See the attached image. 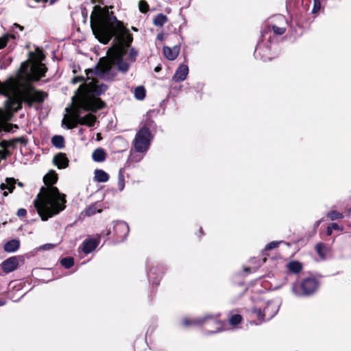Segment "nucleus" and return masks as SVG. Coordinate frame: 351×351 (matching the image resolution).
I'll use <instances>...</instances> for the list:
<instances>
[{
	"mask_svg": "<svg viewBox=\"0 0 351 351\" xmlns=\"http://www.w3.org/2000/svg\"><path fill=\"white\" fill-rule=\"evenodd\" d=\"M90 25L94 35L103 44L108 43L113 37L112 46L108 50L109 60L101 59L94 70L87 71V79L78 89L80 93L73 108L62 120V124H65L67 129H73L78 123L93 126L96 117L92 114L81 117L80 110L96 112L104 106V103L97 96L104 93L107 90V86L89 75L94 74L106 80L112 79L115 75L112 64L117 66L119 71L126 73L138 55L135 49H129L133 40L132 36L112 12L95 7L90 16Z\"/></svg>",
	"mask_w": 351,
	"mask_h": 351,
	"instance_id": "obj_1",
	"label": "nucleus"
},
{
	"mask_svg": "<svg viewBox=\"0 0 351 351\" xmlns=\"http://www.w3.org/2000/svg\"><path fill=\"white\" fill-rule=\"evenodd\" d=\"M57 180L58 174L51 170L44 176L45 186L41 187L37 199L34 200V206L43 221L48 220L66 208V195L53 186Z\"/></svg>",
	"mask_w": 351,
	"mask_h": 351,
	"instance_id": "obj_2",
	"label": "nucleus"
},
{
	"mask_svg": "<svg viewBox=\"0 0 351 351\" xmlns=\"http://www.w3.org/2000/svg\"><path fill=\"white\" fill-rule=\"evenodd\" d=\"M0 94L6 97L5 107L9 114L21 109L23 102L32 106L33 103H41L47 97L45 92L36 90L31 85L23 84L12 78L0 83Z\"/></svg>",
	"mask_w": 351,
	"mask_h": 351,
	"instance_id": "obj_3",
	"label": "nucleus"
},
{
	"mask_svg": "<svg viewBox=\"0 0 351 351\" xmlns=\"http://www.w3.org/2000/svg\"><path fill=\"white\" fill-rule=\"evenodd\" d=\"M43 55H40L39 61L34 62L31 66L28 62H23L21 66V75L29 80L38 81L45 75L47 71L45 65L40 62Z\"/></svg>",
	"mask_w": 351,
	"mask_h": 351,
	"instance_id": "obj_4",
	"label": "nucleus"
},
{
	"mask_svg": "<svg viewBox=\"0 0 351 351\" xmlns=\"http://www.w3.org/2000/svg\"><path fill=\"white\" fill-rule=\"evenodd\" d=\"M152 140V136L149 129L147 126H143L136 132L134 139L133 140V146L136 152L144 154L149 146Z\"/></svg>",
	"mask_w": 351,
	"mask_h": 351,
	"instance_id": "obj_5",
	"label": "nucleus"
},
{
	"mask_svg": "<svg viewBox=\"0 0 351 351\" xmlns=\"http://www.w3.org/2000/svg\"><path fill=\"white\" fill-rule=\"evenodd\" d=\"M317 287V281L314 278H307L301 282L293 283L292 291L298 296L309 295L313 293Z\"/></svg>",
	"mask_w": 351,
	"mask_h": 351,
	"instance_id": "obj_6",
	"label": "nucleus"
},
{
	"mask_svg": "<svg viewBox=\"0 0 351 351\" xmlns=\"http://www.w3.org/2000/svg\"><path fill=\"white\" fill-rule=\"evenodd\" d=\"M114 230L118 241H123L128 236L130 230L128 225L125 222L120 221L114 223Z\"/></svg>",
	"mask_w": 351,
	"mask_h": 351,
	"instance_id": "obj_7",
	"label": "nucleus"
},
{
	"mask_svg": "<svg viewBox=\"0 0 351 351\" xmlns=\"http://www.w3.org/2000/svg\"><path fill=\"white\" fill-rule=\"evenodd\" d=\"M272 22H275L271 24V28L274 33L276 35H282L286 31L285 27V19L282 15H278L273 18Z\"/></svg>",
	"mask_w": 351,
	"mask_h": 351,
	"instance_id": "obj_8",
	"label": "nucleus"
},
{
	"mask_svg": "<svg viewBox=\"0 0 351 351\" xmlns=\"http://www.w3.org/2000/svg\"><path fill=\"white\" fill-rule=\"evenodd\" d=\"M19 265L18 258L15 256L9 258L1 264V267L5 273H10L15 270Z\"/></svg>",
	"mask_w": 351,
	"mask_h": 351,
	"instance_id": "obj_9",
	"label": "nucleus"
},
{
	"mask_svg": "<svg viewBox=\"0 0 351 351\" xmlns=\"http://www.w3.org/2000/svg\"><path fill=\"white\" fill-rule=\"evenodd\" d=\"M189 73V68L186 64H181L176 71L173 80L179 82L184 81Z\"/></svg>",
	"mask_w": 351,
	"mask_h": 351,
	"instance_id": "obj_10",
	"label": "nucleus"
},
{
	"mask_svg": "<svg viewBox=\"0 0 351 351\" xmlns=\"http://www.w3.org/2000/svg\"><path fill=\"white\" fill-rule=\"evenodd\" d=\"M272 306L271 305H267L263 311V313L261 312V310H253V313H256L258 318L260 319V322H263L265 319H270L276 313V310L274 309L272 312H269L270 308Z\"/></svg>",
	"mask_w": 351,
	"mask_h": 351,
	"instance_id": "obj_11",
	"label": "nucleus"
},
{
	"mask_svg": "<svg viewBox=\"0 0 351 351\" xmlns=\"http://www.w3.org/2000/svg\"><path fill=\"white\" fill-rule=\"evenodd\" d=\"M53 162L59 169H64L69 165V159L64 153L56 154L53 159Z\"/></svg>",
	"mask_w": 351,
	"mask_h": 351,
	"instance_id": "obj_12",
	"label": "nucleus"
},
{
	"mask_svg": "<svg viewBox=\"0 0 351 351\" xmlns=\"http://www.w3.org/2000/svg\"><path fill=\"white\" fill-rule=\"evenodd\" d=\"M98 243L95 239H87L83 241L80 249L85 254L93 252L97 246Z\"/></svg>",
	"mask_w": 351,
	"mask_h": 351,
	"instance_id": "obj_13",
	"label": "nucleus"
},
{
	"mask_svg": "<svg viewBox=\"0 0 351 351\" xmlns=\"http://www.w3.org/2000/svg\"><path fill=\"white\" fill-rule=\"evenodd\" d=\"M180 52V47L177 45L173 46V47H163V53L165 56L170 60H175Z\"/></svg>",
	"mask_w": 351,
	"mask_h": 351,
	"instance_id": "obj_14",
	"label": "nucleus"
},
{
	"mask_svg": "<svg viewBox=\"0 0 351 351\" xmlns=\"http://www.w3.org/2000/svg\"><path fill=\"white\" fill-rule=\"evenodd\" d=\"M16 181L14 178H6L5 182L0 185L1 190L3 191V195L7 196L9 193H12L14 189Z\"/></svg>",
	"mask_w": 351,
	"mask_h": 351,
	"instance_id": "obj_15",
	"label": "nucleus"
},
{
	"mask_svg": "<svg viewBox=\"0 0 351 351\" xmlns=\"http://www.w3.org/2000/svg\"><path fill=\"white\" fill-rule=\"evenodd\" d=\"M92 158L95 162H104L106 158V153L102 148H97L92 154Z\"/></svg>",
	"mask_w": 351,
	"mask_h": 351,
	"instance_id": "obj_16",
	"label": "nucleus"
},
{
	"mask_svg": "<svg viewBox=\"0 0 351 351\" xmlns=\"http://www.w3.org/2000/svg\"><path fill=\"white\" fill-rule=\"evenodd\" d=\"M94 179L98 182H106L109 180V175L101 169H96L94 172Z\"/></svg>",
	"mask_w": 351,
	"mask_h": 351,
	"instance_id": "obj_17",
	"label": "nucleus"
},
{
	"mask_svg": "<svg viewBox=\"0 0 351 351\" xmlns=\"http://www.w3.org/2000/svg\"><path fill=\"white\" fill-rule=\"evenodd\" d=\"M20 243L18 240H11L7 242L4 245V250L8 252H14L19 247Z\"/></svg>",
	"mask_w": 351,
	"mask_h": 351,
	"instance_id": "obj_18",
	"label": "nucleus"
},
{
	"mask_svg": "<svg viewBox=\"0 0 351 351\" xmlns=\"http://www.w3.org/2000/svg\"><path fill=\"white\" fill-rule=\"evenodd\" d=\"M101 211V204L99 203H95L90 206L86 210L85 215L87 216L93 215L97 213H100Z\"/></svg>",
	"mask_w": 351,
	"mask_h": 351,
	"instance_id": "obj_19",
	"label": "nucleus"
},
{
	"mask_svg": "<svg viewBox=\"0 0 351 351\" xmlns=\"http://www.w3.org/2000/svg\"><path fill=\"white\" fill-rule=\"evenodd\" d=\"M51 143L54 147L61 149L64 147V139L63 136L60 135H56L52 137Z\"/></svg>",
	"mask_w": 351,
	"mask_h": 351,
	"instance_id": "obj_20",
	"label": "nucleus"
},
{
	"mask_svg": "<svg viewBox=\"0 0 351 351\" xmlns=\"http://www.w3.org/2000/svg\"><path fill=\"white\" fill-rule=\"evenodd\" d=\"M288 269L293 273H299L302 269V265L298 261H291L287 264Z\"/></svg>",
	"mask_w": 351,
	"mask_h": 351,
	"instance_id": "obj_21",
	"label": "nucleus"
},
{
	"mask_svg": "<svg viewBox=\"0 0 351 351\" xmlns=\"http://www.w3.org/2000/svg\"><path fill=\"white\" fill-rule=\"evenodd\" d=\"M167 21V17L163 14H158L154 19V24L156 26L161 27Z\"/></svg>",
	"mask_w": 351,
	"mask_h": 351,
	"instance_id": "obj_22",
	"label": "nucleus"
},
{
	"mask_svg": "<svg viewBox=\"0 0 351 351\" xmlns=\"http://www.w3.org/2000/svg\"><path fill=\"white\" fill-rule=\"evenodd\" d=\"M134 97L138 100H142L145 97V89L143 86H138L134 90Z\"/></svg>",
	"mask_w": 351,
	"mask_h": 351,
	"instance_id": "obj_23",
	"label": "nucleus"
},
{
	"mask_svg": "<svg viewBox=\"0 0 351 351\" xmlns=\"http://www.w3.org/2000/svg\"><path fill=\"white\" fill-rule=\"evenodd\" d=\"M208 317L209 316L205 317L204 319H196L193 320H189V319H184L183 320V324L185 326H189V325H199L203 324Z\"/></svg>",
	"mask_w": 351,
	"mask_h": 351,
	"instance_id": "obj_24",
	"label": "nucleus"
},
{
	"mask_svg": "<svg viewBox=\"0 0 351 351\" xmlns=\"http://www.w3.org/2000/svg\"><path fill=\"white\" fill-rule=\"evenodd\" d=\"M327 217L332 221L342 219L343 215L342 213L336 210H332L327 214Z\"/></svg>",
	"mask_w": 351,
	"mask_h": 351,
	"instance_id": "obj_25",
	"label": "nucleus"
},
{
	"mask_svg": "<svg viewBox=\"0 0 351 351\" xmlns=\"http://www.w3.org/2000/svg\"><path fill=\"white\" fill-rule=\"evenodd\" d=\"M316 250L317 254L320 256L322 258H325L327 250L324 244L321 243H317L316 245Z\"/></svg>",
	"mask_w": 351,
	"mask_h": 351,
	"instance_id": "obj_26",
	"label": "nucleus"
},
{
	"mask_svg": "<svg viewBox=\"0 0 351 351\" xmlns=\"http://www.w3.org/2000/svg\"><path fill=\"white\" fill-rule=\"evenodd\" d=\"M10 38L15 39L16 36L14 34H5L0 38V49L3 48L6 45L8 40Z\"/></svg>",
	"mask_w": 351,
	"mask_h": 351,
	"instance_id": "obj_27",
	"label": "nucleus"
},
{
	"mask_svg": "<svg viewBox=\"0 0 351 351\" xmlns=\"http://www.w3.org/2000/svg\"><path fill=\"white\" fill-rule=\"evenodd\" d=\"M61 264L66 269L71 267L74 264L73 258L71 257L64 258L61 260Z\"/></svg>",
	"mask_w": 351,
	"mask_h": 351,
	"instance_id": "obj_28",
	"label": "nucleus"
},
{
	"mask_svg": "<svg viewBox=\"0 0 351 351\" xmlns=\"http://www.w3.org/2000/svg\"><path fill=\"white\" fill-rule=\"evenodd\" d=\"M143 158V155L137 154V152L135 151V152H131L129 160L132 162H138L141 161Z\"/></svg>",
	"mask_w": 351,
	"mask_h": 351,
	"instance_id": "obj_29",
	"label": "nucleus"
},
{
	"mask_svg": "<svg viewBox=\"0 0 351 351\" xmlns=\"http://www.w3.org/2000/svg\"><path fill=\"white\" fill-rule=\"evenodd\" d=\"M241 319H242L241 316L239 314H236V315H232L230 318L229 322L231 325L234 326V325L239 324L241 322Z\"/></svg>",
	"mask_w": 351,
	"mask_h": 351,
	"instance_id": "obj_30",
	"label": "nucleus"
},
{
	"mask_svg": "<svg viewBox=\"0 0 351 351\" xmlns=\"http://www.w3.org/2000/svg\"><path fill=\"white\" fill-rule=\"evenodd\" d=\"M138 8L141 12L145 13L149 9V5L145 1L141 0L138 3Z\"/></svg>",
	"mask_w": 351,
	"mask_h": 351,
	"instance_id": "obj_31",
	"label": "nucleus"
},
{
	"mask_svg": "<svg viewBox=\"0 0 351 351\" xmlns=\"http://www.w3.org/2000/svg\"><path fill=\"white\" fill-rule=\"evenodd\" d=\"M279 243L280 242L278 241H271L266 245L265 250H270L271 249L276 248L278 246Z\"/></svg>",
	"mask_w": 351,
	"mask_h": 351,
	"instance_id": "obj_32",
	"label": "nucleus"
},
{
	"mask_svg": "<svg viewBox=\"0 0 351 351\" xmlns=\"http://www.w3.org/2000/svg\"><path fill=\"white\" fill-rule=\"evenodd\" d=\"M320 1L319 0H314V6L312 10L313 13H317L320 10Z\"/></svg>",
	"mask_w": 351,
	"mask_h": 351,
	"instance_id": "obj_33",
	"label": "nucleus"
},
{
	"mask_svg": "<svg viewBox=\"0 0 351 351\" xmlns=\"http://www.w3.org/2000/svg\"><path fill=\"white\" fill-rule=\"evenodd\" d=\"M119 188L120 191H122L124 188V179L122 175H120L119 177V182H118Z\"/></svg>",
	"mask_w": 351,
	"mask_h": 351,
	"instance_id": "obj_34",
	"label": "nucleus"
},
{
	"mask_svg": "<svg viewBox=\"0 0 351 351\" xmlns=\"http://www.w3.org/2000/svg\"><path fill=\"white\" fill-rule=\"evenodd\" d=\"M17 216L19 217H25L27 214V211L25 208H19L17 211Z\"/></svg>",
	"mask_w": 351,
	"mask_h": 351,
	"instance_id": "obj_35",
	"label": "nucleus"
},
{
	"mask_svg": "<svg viewBox=\"0 0 351 351\" xmlns=\"http://www.w3.org/2000/svg\"><path fill=\"white\" fill-rule=\"evenodd\" d=\"M332 230H342L343 228L341 227H340L337 223H332L330 226Z\"/></svg>",
	"mask_w": 351,
	"mask_h": 351,
	"instance_id": "obj_36",
	"label": "nucleus"
},
{
	"mask_svg": "<svg viewBox=\"0 0 351 351\" xmlns=\"http://www.w3.org/2000/svg\"><path fill=\"white\" fill-rule=\"evenodd\" d=\"M54 247L53 244H46L42 247L43 249H50Z\"/></svg>",
	"mask_w": 351,
	"mask_h": 351,
	"instance_id": "obj_37",
	"label": "nucleus"
},
{
	"mask_svg": "<svg viewBox=\"0 0 351 351\" xmlns=\"http://www.w3.org/2000/svg\"><path fill=\"white\" fill-rule=\"evenodd\" d=\"M157 39L160 40H162L164 39V34L160 33L157 35Z\"/></svg>",
	"mask_w": 351,
	"mask_h": 351,
	"instance_id": "obj_38",
	"label": "nucleus"
},
{
	"mask_svg": "<svg viewBox=\"0 0 351 351\" xmlns=\"http://www.w3.org/2000/svg\"><path fill=\"white\" fill-rule=\"evenodd\" d=\"M326 232H327L328 235H331V234L332 232V229L331 228V227L330 226H328Z\"/></svg>",
	"mask_w": 351,
	"mask_h": 351,
	"instance_id": "obj_39",
	"label": "nucleus"
},
{
	"mask_svg": "<svg viewBox=\"0 0 351 351\" xmlns=\"http://www.w3.org/2000/svg\"><path fill=\"white\" fill-rule=\"evenodd\" d=\"M14 27H18L20 30L23 31L24 27L17 23L14 24Z\"/></svg>",
	"mask_w": 351,
	"mask_h": 351,
	"instance_id": "obj_40",
	"label": "nucleus"
},
{
	"mask_svg": "<svg viewBox=\"0 0 351 351\" xmlns=\"http://www.w3.org/2000/svg\"><path fill=\"white\" fill-rule=\"evenodd\" d=\"M160 70H161V66H157L155 68V69H154V71H155L156 72H159Z\"/></svg>",
	"mask_w": 351,
	"mask_h": 351,
	"instance_id": "obj_41",
	"label": "nucleus"
},
{
	"mask_svg": "<svg viewBox=\"0 0 351 351\" xmlns=\"http://www.w3.org/2000/svg\"><path fill=\"white\" fill-rule=\"evenodd\" d=\"M320 223H321V220L317 221L315 223V228H317L319 226V225L320 224Z\"/></svg>",
	"mask_w": 351,
	"mask_h": 351,
	"instance_id": "obj_42",
	"label": "nucleus"
},
{
	"mask_svg": "<svg viewBox=\"0 0 351 351\" xmlns=\"http://www.w3.org/2000/svg\"><path fill=\"white\" fill-rule=\"evenodd\" d=\"M56 1H58V0H50V3L51 4H53L54 3H56Z\"/></svg>",
	"mask_w": 351,
	"mask_h": 351,
	"instance_id": "obj_43",
	"label": "nucleus"
},
{
	"mask_svg": "<svg viewBox=\"0 0 351 351\" xmlns=\"http://www.w3.org/2000/svg\"><path fill=\"white\" fill-rule=\"evenodd\" d=\"M77 82H78L77 78H76V77H75V78H74V79H73V83H76Z\"/></svg>",
	"mask_w": 351,
	"mask_h": 351,
	"instance_id": "obj_44",
	"label": "nucleus"
},
{
	"mask_svg": "<svg viewBox=\"0 0 351 351\" xmlns=\"http://www.w3.org/2000/svg\"><path fill=\"white\" fill-rule=\"evenodd\" d=\"M4 304H5V302H1V301H0V306H3Z\"/></svg>",
	"mask_w": 351,
	"mask_h": 351,
	"instance_id": "obj_45",
	"label": "nucleus"
},
{
	"mask_svg": "<svg viewBox=\"0 0 351 351\" xmlns=\"http://www.w3.org/2000/svg\"><path fill=\"white\" fill-rule=\"evenodd\" d=\"M18 184H19V186H23V184H22V183H21V182H19V183H18Z\"/></svg>",
	"mask_w": 351,
	"mask_h": 351,
	"instance_id": "obj_46",
	"label": "nucleus"
},
{
	"mask_svg": "<svg viewBox=\"0 0 351 351\" xmlns=\"http://www.w3.org/2000/svg\"><path fill=\"white\" fill-rule=\"evenodd\" d=\"M216 324H217V325H221V324L220 322H216Z\"/></svg>",
	"mask_w": 351,
	"mask_h": 351,
	"instance_id": "obj_47",
	"label": "nucleus"
},
{
	"mask_svg": "<svg viewBox=\"0 0 351 351\" xmlns=\"http://www.w3.org/2000/svg\"><path fill=\"white\" fill-rule=\"evenodd\" d=\"M221 330L219 328H217V330L215 331V332H219Z\"/></svg>",
	"mask_w": 351,
	"mask_h": 351,
	"instance_id": "obj_48",
	"label": "nucleus"
}]
</instances>
